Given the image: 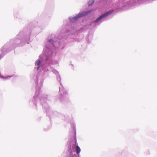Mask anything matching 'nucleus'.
Wrapping results in <instances>:
<instances>
[{"mask_svg":"<svg viewBox=\"0 0 157 157\" xmlns=\"http://www.w3.org/2000/svg\"><path fill=\"white\" fill-rule=\"evenodd\" d=\"M81 151L80 148L78 146H77L76 147V152L77 154H78Z\"/></svg>","mask_w":157,"mask_h":157,"instance_id":"nucleus-3","label":"nucleus"},{"mask_svg":"<svg viewBox=\"0 0 157 157\" xmlns=\"http://www.w3.org/2000/svg\"><path fill=\"white\" fill-rule=\"evenodd\" d=\"M90 1L89 2H88V4H89V6H90L94 2V0H92V1H91V4H90Z\"/></svg>","mask_w":157,"mask_h":157,"instance_id":"nucleus-5","label":"nucleus"},{"mask_svg":"<svg viewBox=\"0 0 157 157\" xmlns=\"http://www.w3.org/2000/svg\"><path fill=\"white\" fill-rule=\"evenodd\" d=\"M114 11L113 10H109L107 12L105 13L102 15L100 16L99 17H98L95 21V22H97L98 21L100 20L102 18H105L108 15L112 13Z\"/></svg>","mask_w":157,"mask_h":157,"instance_id":"nucleus-2","label":"nucleus"},{"mask_svg":"<svg viewBox=\"0 0 157 157\" xmlns=\"http://www.w3.org/2000/svg\"><path fill=\"white\" fill-rule=\"evenodd\" d=\"M40 62L39 60H36V63H35V65H37V70H38L40 68Z\"/></svg>","mask_w":157,"mask_h":157,"instance_id":"nucleus-4","label":"nucleus"},{"mask_svg":"<svg viewBox=\"0 0 157 157\" xmlns=\"http://www.w3.org/2000/svg\"><path fill=\"white\" fill-rule=\"evenodd\" d=\"M88 13V12H84L82 13L79 14L76 16L74 17H73L70 18V20L71 21L73 22L74 21H76L77 19L81 17L86 15Z\"/></svg>","mask_w":157,"mask_h":157,"instance_id":"nucleus-1","label":"nucleus"}]
</instances>
